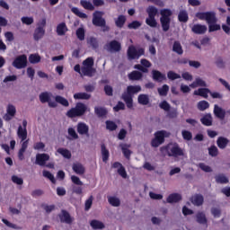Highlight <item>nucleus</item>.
<instances>
[{
  "label": "nucleus",
  "mask_w": 230,
  "mask_h": 230,
  "mask_svg": "<svg viewBox=\"0 0 230 230\" xmlns=\"http://www.w3.org/2000/svg\"><path fill=\"white\" fill-rule=\"evenodd\" d=\"M196 17L200 21H207L208 30H220V23L217 20L215 12L197 13Z\"/></svg>",
  "instance_id": "nucleus-1"
},
{
  "label": "nucleus",
  "mask_w": 230,
  "mask_h": 230,
  "mask_svg": "<svg viewBox=\"0 0 230 230\" xmlns=\"http://www.w3.org/2000/svg\"><path fill=\"white\" fill-rule=\"evenodd\" d=\"M160 152L162 154H164L165 152L168 157H182V155H184V151L177 143H169L166 146L160 147Z\"/></svg>",
  "instance_id": "nucleus-2"
},
{
  "label": "nucleus",
  "mask_w": 230,
  "mask_h": 230,
  "mask_svg": "<svg viewBox=\"0 0 230 230\" xmlns=\"http://www.w3.org/2000/svg\"><path fill=\"white\" fill-rule=\"evenodd\" d=\"M141 93L140 85H128L127 87V93H122V100L125 102L128 109H132L134 107V94Z\"/></svg>",
  "instance_id": "nucleus-3"
},
{
  "label": "nucleus",
  "mask_w": 230,
  "mask_h": 230,
  "mask_svg": "<svg viewBox=\"0 0 230 230\" xmlns=\"http://www.w3.org/2000/svg\"><path fill=\"white\" fill-rule=\"evenodd\" d=\"M85 112H87V106L84 102H77L75 107L67 111L66 116L71 119L80 118L81 116H84Z\"/></svg>",
  "instance_id": "nucleus-4"
},
{
  "label": "nucleus",
  "mask_w": 230,
  "mask_h": 230,
  "mask_svg": "<svg viewBox=\"0 0 230 230\" xmlns=\"http://www.w3.org/2000/svg\"><path fill=\"white\" fill-rule=\"evenodd\" d=\"M161 18L160 22L163 30H170V22H172V11L169 9H164L160 11Z\"/></svg>",
  "instance_id": "nucleus-5"
},
{
  "label": "nucleus",
  "mask_w": 230,
  "mask_h": 230,
  "mask_svg": "<svg viewBox=\"0 0 230 230\" xmlns=\"http://www.w3.org/2000/svg\"><path fill=\"white\" fill-rule=\"evenodd\" d=\"M145 55V49H137L136 47L133 45L129 46L128 49V60H136Z\"/></svg>",
  "instance_id": "nucleus-6"
},
{
  "label": "nucleus",
  "mask_w": 230,
  "mask_h": 230,
  "mask_svg": "<svg viewBox=\"0 0 230 230\" xmlns=\"http://www.w3.org/2000/svg\"><path fill=\"white\" fill-rule=\"evenodd\" d=\"M71 181L73 182L72 185V191L73 193H75V195H82L84 193V189L82 186H84V182L80 181V178L76 175L71 176Z\"/></svg>",
  "instance_id": "nucleus-7"
},
{
  "label": "nucleus",
  "mask_w": 230,
  "mask_h": 230,
  "mask_svg": "<svg viewBox=\"0 0 230 230\" xmlns=\"http://www.w3.org/2000/svg\"><path fill=\"white\" fill-rule=\"evenodd\" d=\"M39 98L40 103H48L50 109H56L58 106L57 102L51 101V93L49 92H42L40 93Z\"/></svg>",
  "instance_id": "nucleus-8"
},
{
  "label": "nucleus",
  "mask_w": 230,
  "mask_h": 230,
  "mask_svg": "<svg viewBox=\"0 0 230 230\" xmlns=\"http://www.w3.org/2000/svg\"><path fill=\"white\" fill-rule=\"evenodd\" d=\"M28 66V58L26 55L18 56L13 62V66L16 69H23Z\"/></svg>",
  "instance_id": "nucleus-9"
},
{
  "label": "nucleus",
  "mask_w": 230,
  "mask_h": 230,
  "mask_svg": "<svg viewBox=\"0 0 230 230\" xmlns=\"http://www.w3.org/2000/svg\"><path fill=\"white\" fill-rule=\"evenodd\" d=\"M103 13L97 11L93 13V24L103 28L105 26V19H103Z\"/></svg>",
  "instance_id": "nucleus-10"
},
{
  "label": "nucleus",
  "mask_w": 230,
  "mask_h": 230,
  "mask_svg": "<svg viewBox=\"0 0 230 230\" xmlns=\"http://www.w3.org/2000/svg\"><path fill=\"white\" fill-rule=\"evenodd\" d=\"M81 75H83V76L93 78V76L96 75V68H93V66H85L83 65L81 67Z\"/></svg>",
  "instance_id": "nucleus-11"
},
{
  "label": "nucleus",
  "mask_w": 230,
  "mask_h": 230,
  "mask_svg": "<svg viewBox=\"0 0 230 230\" xmlns=\"http://www.w3.org/2000/svg\"><path fill=\"white\" fill-rule=\"evenodd\" d=\"M76 130L80 136H89V126L85 122H78Z\"/></svg>",
  "instance_id": "nucleus-12"
},
{
  "label": "nucleus",
  "mask_w": 230,
  "mask_h": 230,
  "mask_svg": "<svg viewBox=\"0 0 230 230\" xmlns=\"http://www.w3.org/2000/svg\"><path fill=\"white\" fill-rule=\"evenodd\" d=\"M49 159V155L43 153V154H37L36 155V164L39 166H46V162Z\"/></svg>",
  "instance_id": "nucleus-13"
},
{
  "label": "nucleus",
  "mask_w": 230,
  "mask_h": 230,
  "mask_svg": "<svg viewBox=\"0 0 230 230\" xmlns=\"http://www.w3.org/2000/svg\"><path fill=\"white\" fill-rule=\"evenodd\" d=\"M59 219L62 224H73V217L66 210H62L59 214Z\"/></svg>",
  "instance_id": "nucleus-14"
},
{
  "label": "nucleus",
  "mask_w": 230,
  "mask_h": 230,
  "mask_svg": "<svg viewBox=\"0 0 230 230\" xmlns=\"http://www.w3.org/2000/svg\"><path fill=\"white\" fill-rule=\"evenodd\" d=\"M152 78L155 82L161 84L166 80V75L161 73L159 70H152Z\"/></svg>",
  "instance_id": "nucleus-15"
},
{
  "label": "nucleus",
  "mask_w": 230,
  "mask_h": 230,
  "mask_svg": "<svg viewBox=\"0 0 230 230\" xmlns=\"http://www.w3.org/2000/svg\"><path fill=\"white\" fill-rule=\"evenodd\" d=\"M181 200H182V196L179 193H172L166 199L168 204H177V202H181Z\"/></svg>",
  "instance_id": "nucleus-16"
},
{
  "label": "nucleus",
  "mask_w": 230,
  "mask_h": 230,
  "mask_svg": "<svg viewBox=\"0 0 230 230\" xmlns=\"http://www.w3.org/2000/svg\"><path fill=\"white\" fill-rule=\"evenodd\" d=\"M190 200L193 206L200 207L204 204V196L201 194H195L190 199Z\"/></svg>",
  "instance_id": "nucleus-17"
},
{
  "label": "nucleus",
  "mask_w": 230,
  "mask_h": 230,
  "mask_svg": "<svg viewBox=\"0 0 230 230\" xmlns=\"http://www.w3.org/2000/svg\"><path fill=\"white\" fill-rule=\"evenodd\" d=\"M17 112V110L15 109V106L9 104L7 106V113L4 116L5 121H10L15 116Z\"/></svg>",
  "instance_id": "nucleus-18"
},
{
  "label": "nucleus",
  "mask_w": 230,
  "mask_h": 230,
  "mask_svg": "<svg viewBox=\"0 0 230 230\" xmlns=\"http://www.w3.org/2000/svg\"><path fill=\"white\" fill-rule=\"evenodd\" d=\"M214 115L218 119H226V110L222 109L218 104L214 105Z\"/></svg>",
  "instance_id": "nucleus-19"
},
{
  "label": "nucleus",
  "mask_w": 230,
  "mask_h": 230,
  "mask_svg": "<svg viewBox=\"0 0 230 230\" xmlns=\"http://www.w3.org/2000/svg\"><path fill=\"white\" fill-rule=\"evenodd\" d=\"M211 90H209V88H199L198 90H195L193 94L194 96H201V98H205L207 100V98H208V94H210Z\"/></svg>",
  "instance_id": "nucleus-20"
},
{
  "label": "nucleus",
  "mask_w": 230,
  "mask_h": 230,
  "mask_svg": "<svg viewBox=\"0 0 230 230\" xmlns=\"http://www.w3.org/2000/svg\"><path fill=\"white\" fill-rule=\"evenodd\" d=\"M217 145L220 150H224L227 148V146L229 145V139L226 137H218L217 140Z\"/></svg>",
  "instance_id": "nucleus-21"
},
{
  "label": "nucleus",
  "mask_w": 230,
  "mask_h": 230,
  "mask_svg": "<svg viewBox=\"0 0 230 230\" xmlns=\"http://www.w3.org/2000/svg\"><path fill=\"white\" fill-rule=\"evenodd\" d=\"M17 136L21 141H26L28 139V129L23 128L22 126L18 127Z\"/></svg>",
  "instance_id": "nucleus-22"
},
{
  "label": "nucleus",
  "mask_w": 230,
  "mask_h": 230,
  "mask_svg": "<svg viewBox=\"0 0 230 230\" xmlns=\"http://www.w3.org/2000/svg\"><path fill=\"white\" fill-rule=\"evenodd\" d=\"M108 48L110 51H115V52L121 51V43L114 40L109 43Z\"/></svg>",
  "instance_id": "nucleus-23"
},
{
  "label": "nucleus",
  "mask_w": 230,
  "mask_h": 230,
  "mask_svg": "<svg viewBox=\"0 0 230 230\" xmlns=\"http://www.w3.org/2000/svg\"><path fill=\"white\" fill-rule=\"evenodd\" d=\"M128 78L131 81H139L143 78V73L134 70L128 75Z\"/></svg>",
  "instance_id": "nucleus-24"
},
{
  "label": "nucleus",
  "mask_w": 230,
  "mask_h": 230,
  "mask_svg": "<svg viewBox=\"0 0 230 230\" xmlns=\"http://www.w3.org/2000/svg\"><path fill=\"white\" fill-rule=\"evenodd\" d=\"M72 170L76 173L77 175H84L85 173V167L80 163L74 164L72 165Z\"/></svg>",
  "instance_id": "nucleus-25"
},
{
  "label": "nucleus",
  "mask_w": 230,
  "mask_h": 230,
  "mask_svg": "<svg viewBox=\"0 0 230 230\" xmlns=\"http://www.w3.org/2000/svg\"><path fill=\"white\" fill-rule=\"evenodd\" d=\"M200 121L205 127H211L213 125V117L210 113H207L200 119Z\"/></svg>",
  "instance_id": "nucleus-26"
},
{
  "label": "nucleus",
  "mask_w": 230,
  "mask_h": 230,
  "mask_svg": "<svg viewBox=\"0 0 230 230\" xmlns=\"http://www.w3.org/2000/svg\"><path fill=\"white\" fill-rule=\"evenodd\" d=\"M190 87L195 89L197 87H208L206 81L202 80L200 77H197L195 81L190 84Z\"/></svg>",
  "instance_id": "nucleus-27"
},
{
  "label": "nucleus",
  "mask_w": 230,
  "mask_h": 230,
  "mask_svg": "<svg viewBox=\"0 0 230 230\" xmlns=\"http://www.w3.org/2000/svg\"><path fill=\"white\" fill-rule=\"evenodd\" d=\"M196 222H198V224H201L202 226H206L208 224L206 214L204 212H198L196 214Z\"/></svg>",
  "instance_id": "nucleus-28"
},
{
  "label": "nucleus",
  "mask_w": 230,
  "mask_h": 230,
  "mask_svg": "<svg viewBox=\"0 0 230 230\" xmlns=\"http://www.w3.org/2000/svg\"><path fill=\"white\" fill-rule=\"evenodd\" d=\"M122 153L124 155V157H126V159H130V155H132V151H130V146L127 145V144H120L119 145Z\"/></svg>",
  "instance_id": "nucleus-29"
},
{
  "label": "nucleus",
  "mask_w": 230,
  "mask_h": 230,
  "mask_svg": "<svg viewBox=\"0 0 230 230\" xmlns=\"http://www.w3.org/2000/svg\"><path fill=\"white\" fill-rule=\"evenodd\" d=\"M101 152L102 156V162L107 163V161H109L110 153L109 149H107V147L105 146V144L101 145Z\"/></svg>",
  "instance_id": "nucleus-30"
},
{
  "label": "nucleus",
  "mask_w": 230,
  "mask_h": 230,
  "mask_svg": "<svg viewBox=\"0 0 230 230\" xmlns=\"http://www.w3.org/2000/svg\"><path fill=\"white\" fill-rule=\"evenodd\" d=\"M137 102L140 105H148L150 103V98L145 93H141L137 97Z\"/></svg>",
  "instance_id": "nucleus-31"
},
{
  "label": "nucleus",
  "mask_w": 230,
  "mask_h": 230,
  "mask_svg": "<svg viewBox=\"0 0 230 230\" xmlns=\"http://www.w3.org/2000/svg\"><path fill=\"white\" fill-rule=\"evenodd\" d=\"M108 202L111 204V206H113V208H119L121 205V201L114 196L108 197Z\"/></svg>",
  "instance_id": "nucleus-32"
},
{
  "label": "nucleus",
  "mask_w": 230,
  "mask_h": 230,
  "mask_svg": "<svg viewBox=\"0 0 230 230\" xmlns=\"http://www.w3.org/2000/svg\"><path fill=\"white\" fill-rule=\"evenodd\" d=\"M90 226L93 229H105V225L102 221L96 219L92 220Z\"/></svg>",
  "instance_id": "nucleus-33"
},
{
  "label": "nucleus",
  "mask_w": 230,
  "mask_h": 230,
  "mask_svg": "<svg viewBox=\"0 0 230 230\" xmlns=\"http://www.w3.org/2000/svg\"><path fill=\"white\" fill-rule=\"evenodd\" d=\"M87 44H89L93 49H98L100 48V42L98 41V39L94 37H90L87 40Z\"/></svg>",
  "instance_id": "nucleus-34"
},
{
  "label": "nucleus",
  "mask_w": 230,
  "mask_h": 230,
  "mask_svg": "<svg viewBox=\"0 0 230 230\" xmlns=\"http://www.w3.org/2000/svg\"><path fill=\"white\" fill-rule=\"evenodd\" d=\"M215 179L217 184H227L229 182V178L224 174H218Z\"/></svg>",
  "instance_id": "nucleus-35"
},
{
  "label": "nucleus",
  "mask_w": 230,
  "mask_h": 230,
  "mask_svg": "<svg viewBox=\"0 0 230 230\" xmlns=\"http://www.w3.org/2000/svg\"><path fill=\"white\" fill-rule=\"evenodd\" d=\"M80 4L81 6H83V8H84V10H90V12H93V10H94V5L93 4V3H91V1L81 0Z\"/></svg>",
  "instance_id": "nucleus-36"
},
{
  "label": "nucleus",
  "mask_w": 230,
  "mask_h": 230,
  "mask_svg": "<svg viewBox=\"0 0 230 230\" xmlns=\"http://www.w3.org/2000/svg\"><path fill=\"white\" fill-rule=\"evenodd\" d=\"M56 100V103H60V105H63V107H69V101H67V99L60 96V95H57L55 97Z\"/></svg>",
  "instance_id": "nucleus-37"
},
{
  "label": "nucleus",
  "mask_w": 230,
  "mask_h": 230,
  "mask_svg": "<svg viewBox=\"0 0 230 230\" xmlns=\"http://www.w3.org/2000/svg\"><path fill=\"white\" fill-rule=\"evenodd\" d=\"M94 112L98 118H103V116H107V110L103 107H95Z\"/></svg>",
  "instance_id": "nucleus-38"
},
{
  "label": "nucleus",
  "mask_w": 230,
  "mask_h": 230,
  "mask_svg": "<svg viewBox=\"0 0 230 230\" xmlns=\"http://www.w3.org/2000/svg\"><path fill=\"white\" fill-rule=\"evenodd\" d=\"M178 19L180 22H188V19H189L188 12L186 10L180 11L178 14Z\"/></svg>",
  "instance_id": "nucleus-39"
},
{
  "label": "nucleus",
  "mask_w": 230,
  "mask_h": 230,
  "mask_svg": "<svg viewBox=\"0 0 230 230\" xmlns=\"http://www.w3.org/2000/svg\"><path fill=\"white\" fill-rule=\"evenodd\" d=\"M172 51L178 55H182V53H184V50H182V46L179 41H174L172 45Z\"/></svg>",
  "instance_id": "nucleus-40"
},
{
  "label": "nucleus",
  "mask_w": 230,
  "mask_h": 230,
  "mask_svg": "<svg viewBox=\"0 0 230 230\" xmlns=\"http://www.w3.org/2000/svg\"><path fill=\"white\" fill-rule=\"evenodd\" d=\"M75 100H90L91 94L86 93H77L74 94Z\"/></svg>",
  "instance_id": "nucleus-41"
},
{
  "label": "nucleus",
  "mask_w": 230,
  "mask_h": 230,
  "mask_svg": "<svg viewBox=\"0 0 230 230\" xmlns=\"http://www.w3.org/2000/svg\"><path fill=\"white\" fill-rule=\"evenodd\" d=\"M106 128L110 130V132H114V130L118 128V124L112 120H106Z\"/></svg>",
  "instance_id": "nucleus-42"
},
{
  "label": "nucleus",
  "mask_w": 230,
  "mask_h": 230,
  "mask_svg": "<svg viewBox=\"0 0 230 230\" xmlns=\"http://www.w3.org/2000/svg\"><path fill=\"white\" fill-rule=\"evenodd\" d=\"M168 91H170V86H168V84H164L161 88L157 89L160 96H168Z\"/></svg>",
  "instance_id": "nucleus-43"
},
{
  "label": "nucleus",
  "mask_w": 230,
  "mask_h": 230,
  "mask_svg": "<svg viewBox=\"0 0 230 230\" xmlns=\"http://www.w3.org/2000/svg\"><path fill=\"white\" fill-rule=\"evenodd\" d=\"M71 12H73V13H75V15H77V17H80L81 19H87V14H85V13H83L82 11H80V9H78V7H73L71 9Z\"/></svg>",
  "instance_id": "nucleus-44"
},
{
  "label": "nucleus",
  "mask_w": 230,
  "mask_h": 230,
  "mask_svg": "<svg viewBox=\"0 0 230 230\" xmlns=\"http://www.w3.org/2000/svg\"><path fill=\"white\" fill-rule=\"evenodd\" d=\"M58 153L63 155L65 159H71V151L65 148H58Z\"/></svg>",
  "instance_id": "nucleus-45"
},
{
  "label": "nucleus",
  "mask_w": 230,
  "mask_h": 230,
  "mask_svg": "<svg viewBox=\"0 0 230 230\" xmlns=\"http://www.w3.org/2000/svg\"><path fill=\"white\" fill-rule=\"evenodd\" d=\"M198 109L199 111H204L207 109H209V102L208 101H199L198 102Z\"/></svg>",
  "instance_id": "nucleus-46"
},
{
  "label": "nucleus",
  "mask_w": 230,
  "mask_h": 230,
  "mask_svg": "<svg viewBox=\"0 0 230 230\" xmlns=\"http://www.w3.org/2000/svg\"><path fill=\"white\" fill-rule=\"evenodd\" d=\"M125 21H127V18H125L124 15H119L117 19H115V24L118 28H123Z\"/></svg>",
  "instance_id": "nucleus-47"
},
{
  "label": "nucleus",
  "mask_w": 230,
  "mask_h": 230,
  "mask_svg": "<svg viewBox=\"0 0 230 230\" xmlns=\"http://www.w3.org/2000/svg\"><path fill=\"white\" fill-rule=\"evenodd\" d=\"M21 22L23 24H26V26H31V24H33L34 22V20H33V17L31 16H23L21 18Z\"/></svg>",
  "instance_id": "nucleus-48"
},
{
  "label": "nucleus",
  "mask_w": 230,
  "mask_h": 230,
  "mask_svg": "<svg viewBox=\"0 0 230 230\" xmlns=\"http://www.w3.org/2000/svg\"><path fill=\"white\" fill-rule=\"evenodd\" d=\"M146 25L150 26V28H156L157 22L155 21V17L148 16L146 20Z\"/></svg>",
  "instance_id": "nucleus-49"
},
{
  "label": "nucleus",
  "mask_w": 230,
  "mask_h": 230,
  "mask_svg": "<svg viewBox=\"0 0 230 230\" xmlns=\"http://www.w3.org/2000/svg\"><path fill=\"white\" fill-rule=\"evenodd\" d=\"M164 134H166V131H157L156 133H155V139L164 143Z\"/></svg>",
  "instance_id": "nucleus-50"
},
{
  "label": "nucleus",
  "mask_w": 230,
  "mask_h": 230,
  "mask_svg": "<svg viewBox=\"0 0 230 230\" xmlns=\"http://www.w3.org/2000/svg\"><path fill=\"white\" fill-rule=\"evenodd\" d=\"M46 33V31L44 30H38L35 31L33 37H34V40H40V39H42L44 37Z\"/></svg>",
  "instance_id": "nucleus-51"
},
{
  "label": "nucleus",
  "mask_w": 230,
  "mask_h": 230,
  "mask_svg": "<svg viewBox=\"0 0 230 230\" xmlns=\"http://www.w3.org/2000/svg\"><path fill=\"white\" fill-rule=\"evenodd\" d=\"M67 132L69 136L68 139H78V133H76V130H75V128H68Z\"/></svg>",
  "instance_id": "nucleus-52"
},
{
  "label": "nucleus",
  "mask_w": 230,
  "mask_h": 230,
  "mask_svg": "<svg viewBox=\"0 0 230 230\" xmlns=\"http://www.w3.org/2000/svg\"><path fill=\"white\" fill-rule=\"evenodd\" d=\"M208 155L211 157H217V155H218V147H217V146H211L208 147Z\"/></svg>",
  "instance_id": "nucleus-53"
},
{
  "label": "nucleus",
  "mask_w": 230,
  "mask_h": 230,
  "mask_svg": "<svg viewBox=\"0 0 230 230\" xmlns=\"http://www.w3.org/2000/svg\"><path fill=\"white\" fill-rule=\"evenodd\" d=\"M29 62L31 64H39V62H40V56H39L37 54H31L29 57Z\"/></svg>",
  "instance_id": "nucleus-54"
},
{
  "label": "nucleus",
  "mask_w": 230,
  "mask_h": 230,
  "mask_svg": "<svg viewBox=\"0 0 230 230\" xmlns=\"http://www.w3.org/2000/svg\"><path fill=\"white\" fill-rule=\"evenodd\" d=\"M93 200H94V198L93 196H90L89 199H87L84 202V210L89 211L91 208H93Z\"/></svg>",
  "instance_id": "nucleus-55"
},
{
  "label": "nucleus",
  "mask_w": 230,
  "mask_h": 230,
  "mask_svg": "<svg viewBox=\"0 0 230 230\" xmlns=\"http://www.w3.org/2000/svg\"><path fill=\"white\" fill-rule=\"evenodd\" d=\"M167 78H169V80H179V78H181V75L173 72V71H169L167 73Z\"/></svg>",
  "instance_id": "nucleus-56"
},
{
  "label": "nucleus",
  "mask_w": 230,
  "mask_h": 230,
  "mask_svg": "<svg viewBox=\"0 0 230 230\" xmlns=\"http://www.w3.org/2000/svg\"><path fill=\"white\" fill-rule=\"evenodd\" d=\"M146 12L148 13V17H155L157 15V8L154 7V6H149L146 9Z\"/></svg>",
  "instance_id": "nucleus-57"
},
{
  "label": "nucleus",
  "mask_w": 230,
  "mask_h": 230,
  "mask_svg": "<svg viewBox=\"0 0 230 230\" xmlns=\"http://www.w3.org/2000/svg\"><path fill=\"white\" fill-rule=\"evenodd\" d=\"M83 66L88 67H94V58H87L85 60L83 61Z\"/></svg>",
  "instance_id": "nucleus-58"
},
{
  "label": "nucleus",
  "mask_w": 230,
  "mask_h": 230,
  "mask_svg": "<svg viewBox=\"0 0 230 230\" xmlns=\"http://www.w3.org/2000/svg\"><path fill=\"white\" fill-rule=\"evenodd\" d=\"M11 179L13 182L14 184H18V186H22V184H24V180H22V178H19L17 175H13Z\"/></svg>",
  "instance_id": "nucleus-59"
},
{
  "label": "nucleus",
  "mask_w": 230,
  "mask_h": 230,
  "mask_svg": "<svg viewBox=\"0 0 230 230\" xmlns=\"http://www.w3.org/2000/svg\"><path fill=\"white\" fill-rule=\"evenodd\" d=\"M181 135L183 139H185V141H191V139L193 138V135L191 134V132L188 130H183L181 132Z\"/></svg>",
  "instance_id": "nucleus-60"
},
{
  "label": "nucleus",
  "mask_w": 230,
  "mask_h": 230,
  "mask_svg": "<svg viewBox=\"0 0 230 230\" xmlns=\"http://www.w3.org/2000/svg\"><path fill=\"white\" fill-rule=\"evenodd\" d=\"M115 112H119V111H125V103L123 102H119L115 107H113Z\"/></svg>",
  "instance_id": "nucleus-61"
},
{
  "label": "nucleus",
  "mask_w": 230,
  "mask_h": 230,
  "mask_svg": "<svg viewBox=\"0 0 230 230\" xmlns=\"http://www.w3.org/2000/svg\"><path fill=\"white\" fill-rule=\"evenodd\" d=\"M41 208L46 211V213L49 214L51 211H55V205H46L42 204Z\"/></svg>",
  "instance_id": "nucleus-62"
},
{
  "label": "nucleus",
  "mask_w": 230,
  "mask_h": 230,
  "mask_svg": "<svg viewBox=\"0 0 230 230\" xmlns=\"http://www.w3.org/2000/svg\"><path fill=\"white\" fill-rule=\"evenodd\" d=\"M43 177H46L47 179L51 181V182H53V184H55V182H56L55 176H53V174L50 173L49 171H43Z\"/></svg>",
  "instance_id": "nucleus-63"
},
{
  "label": "nucleus",
  "mask_w": 230,
  "mask_h": 230,
  "mask_svg": "<svg viewBox=\"0 0 230 230\" xmlns=\"http://www.w3.org/2000/svg\"><path fill=\"white\" fill-rule=\"evenodd\" d=\"M160 109H163V111H165L166 112H168V111H170V103H168V102L166 101H163L160 104H159Z\"/></svg>",
  "instance_id": "nucleus-64"
}]
</instances>
